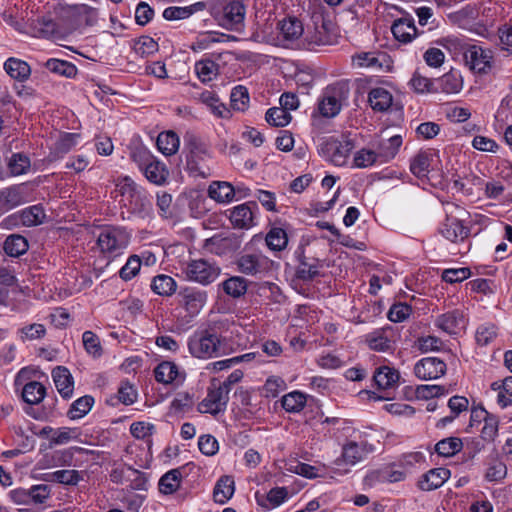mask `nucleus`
<instances>
[{
	"label": "nucleus",
	"instance_id": "f257e3e1",
	"mask_svg": "<svg viewBox=\"0 0 512 512\" xmlns=\"http://www.w3.org/2000/svg\"><path fill=\"white\" fill-rule=\"evenodd\" d=\"M186 166L190 174L195 177L207 178L212 175L209 162L212 152L208 143L194 133H186L184 137Z\"/></svg>",
	"mask_w": 512,
	"mask_h": 512
},
{
	"label": "nucleus",
	"instance_id": "f03ea898",
	"mask_svg": "<svg viewBox=\"0 0 512 512\" xmlns=\"http://www.w3.org/2000/svg\"><path fill=\"white\" fill-rule=\"evenodd\" d=\"M187 346L190 354L198 359L218 357L233 350L226 338H221L211 329L195 331L188 338Z\"/></svg>",
	"mask_w": 512,
	"mask_h": 512
},
{
	"label": "nucleus",
	"instance_id": "7ed1b4c3",
	"mask_svg": "<svg viewBox=\"0 0 512 512\" xmlns=\"http://www.w3.org/2000/svg\"><path fill=\"white\" fill-rule=\"evenodd\" d=\"M131 235L123 227L109 226L101 230L97 245L103 254L117 256L128 246Z\"/></svg>",
	"mask_w": 512,
	"mask_h": 512
},
{
	"label": "nucleus",
	"instance_id": "20e7f679",
	"mask_svg": "<svg viewBox=\"0 0 512 512\" xmlns=\"http://www.w3.org/2000/svg\"><path fill=\"white\" fill-rule=\"evenodd\" d=\"M348 89L341 84L328 86L318 104L320 114L327 118L335 117L339 114L342 102L347 98Z\"/></svg>",
	"mask_w": 512,
	"mask_h": 512
},
{
	"label": "nucleus",
	"instance_id": "39448f33",
	"mask_svg": "<svg viewBox=\"0 0 512 512\" xmlns=\"http://www.w3.org/2000/svg\"><path fill=\"white\" fill-rule=\"evenodd\" d=\"M373 451V446L366 441H350L347 442L343 448L341 457L337 458L334 461L335 470L341 471V466L343 464H348L350 466H354L357 463L363 461L367 458V456ZM349 470H342L343 473H347Z\"/></svg>",
	"mask_w": 512,
	"mask_h": 512
},
{
	"label": "nucleus",
	"instance_id": "423d86ee",
	"mask_svg": "<svg viewBox=\"0 0 512 512\" xmlns=\"http://www.w3.org/2000/svg\"><path fill=\"white\" fill-rule=\"evenodd\" d=\"M183 273L190 281L208 285L215 281L220 274V268L207 260H192L183 269Z\"/></svg>",
	"mask_w": 512,
	"mask_h": 512
},
{
	"label": "nucleus",
	"instance_id": "0eeeda50",
	"mask_svg": "<svg viewBox=\"0 0 512 512\" xmlns=\"http://www.w3.org/2000/svg\"><path fill=\"white\" fill-rule=\"evenodd\" d=\"M352 149L353 144L350 140L340 141L330 138L320 145L319 152L327 161L336 166H343L347 162Z\"/></svg>",
	"mask_w": 512,
	"mask_h": 512
},
{
	"label": "nucleus",
	"instance_id": "6e6552de",
	"mask_svg": "<svg viewBox=\"0 0 512 512\" xmlns=\"http://www.w3.org/2000/svg\"><path fill=\"white\" fill-rule=\"evenodd\" d=\"M229 401V394L226 386L212 383L208 388L206 397L198 404L197 410L200 413L218 414L225 411Z\"/></svg>",
	"mask_w": 512,
	"mask_h": 512
},
{
	"label": "nucleus",
	"instance_id": "1a4fd4ad",
	"mask_svg": "<svg viewBox=\"0 0 512 512\" xmlns=\"http://www.w3.org/2000/svg\"><path fill=\"white\" fill-rule=\"evenodd\" d=\"M119 203L121 207L125 208L129 214L128 216H125L124 212L122 211L121 217L123 220L130 219L131 215L144 219L149 217L152 212L151 200L142 188H140L126 200H119Z\"/></svg>",
	"mask_w": 512,
	"mask_h": 512
},
{
	"label": "nucleus",
	"instance_id": "9d476101",
	"mask_svg": "<svg viewBox=\"0 0 512 512\" xmlns=\"http://www.w3.org/2000/svg\"><path fill=\"white\" fill-rule=\"evenodd\" d=\"M246 8L239 0L228 2L218 17L219 24L228 30H238L243 26Z\"/></svg>",
	"mask_w": 512,
	"mask_h": 512
},
{
	"label": "nucleus",
	"instance_id": "9b49d317",
	"mask_svg": "<svg viewBox=\"0 0 512 512\" xmlns=\"http://www.w3.org/2000/svg\"><path fill=\"white\" fill-rule=\"evenodd\" d=\"M179 305L192 317L199 314L207 302L206 291L186 287L178 293Z\"/></svg>",
	"mask_w": 512,
	"mask_h": 512
},
{
	"label": "nucleus",
	"instance_id": "f8f14e48",
	"mask_svg": "<svg viewBox=\"0 0 512 512\" xmlns=\"http://www.w3.org/2000/svg\"><path fill=\"white\" fill-rule=\"evenodd\" d=\"M258 210L255 201H249L233 207L230 210L229 219L233 228L250 229L255 225V212Z\"/></svg>",
	"mask_w": 512,
	"mask_h": 512
},
{
	"label": "nucleus",
	"instance_id": "ddd939ff",
	"mask_svg": "<svg viewBox=\"0 0 512 512\" xmlns=\"http://www.w3.org/2000/svg\"><path fill=\"white\" fill-rule=\"evenodd\" d=\"M447 371L446 363L437 357H425L414 366V374L421 380H434L442 377Z\"/></svg>",
	"mask_w": 512,
	"mask_h": 512
},
{
	"label": "nucleus",
	"instance_id": "4468645a",
	"mask_svg": "<svg viewBox=\"0 0 512 512\" xmlns=\"http://www.w3.org/2000/svg\"><path fill=\"white\" fill-rule=\"evenodd\" d=\"M466 64L471 70L486 73L491 67V52L477 45L469 46L464 52Z\"/></svg>",
	"mask_w": 512,
	"mask_h": 512
},
{
	"label": "nucleus",
	"instance_id": "2eb2a0df",
	"mask_svg": "<svg viewBox=\"0 0 512 512\" xmlns=\"http://www.w3.org/2000/svg\"><path fill=\"white\" fill-rule=\"evenodd\" d=\"M394 332L391 327L376 329L365 335L367 346L377 352H387L393 348Z\"/></svg>",
	"mask_w": 512,
	"mask_h": 512
},
{
	"label": "nucleus",
	"instance_id": "dca6fc26",
	"mask_svg": "<svg viewBox=\"0 0 512 512\" xmlns=\"http://www.w3.org/2000/svg\"><path fill=\"white\" fill-rule=\"evenodd\" d=\"M269 263V259L262 254H244L238 258L236 264L241 273L253 276L266 271Z\"/></svg>",
	"mask_w": 512,
	"mask_h": 512
},
{
	"label": "nucleus",
	"instance_id": "f3484780",
	"mask_svg": "<svg viewBox=\"0 0 512 512\" xmlns=\"http://www.w3.org/2000/svg\"><path fill=\"white\" fill-rule=\"evenodd\" d=\"M435 324L448 334H459L465 329L466 319L463 312L456 309L438 316Z\"/></svg>",
	"mask_w": 512,
	"mask_h": 512
},
{
	"label": "nucleus",
	"instance_id": "a211bd4d",
	"mask_svg": "<svg viewBox=\"0 0 512 512\" xmlns=\"http://www.w3.org/2000/svg\"><path fill=\"white\" fill-rule=\"evenodd\" d=\"M352 63L359 68L381 71L383 66L388 63V56L385 52H360L352 56Z\"/></svg>",
	"mask_w": 512,
	"mask_h": 512
},
{
	"label": "nucleus",
	"instance_id": "6ab92c4d",
	"mask_svg": "<svg viewBox=\"0 0 512 512\" xmlns=\"http://www.w3.org/2000/svg\"><path fill=\"white\" fill-rule=\"evenodd\" d=\"M391 31L395 39L402 43H409L419 35L414 19L410 15L396 19L391 26Z\"/></svg>",
	"mask_w": 512,
	"mask_h": 512
},
{
	"label": "nucleus",
	"instance_id": "aec40b11",
	"mask_svg": "<svg viewBox=\"0 0 512 512\" xmlns=\"http://www.w3.org/2000/svg\"><path fill=\"white\" fill-rule=\"evenodd\" d=\"M25 202L21 185H12L0 190V214L14 209Z\"/></svg>",
	"mask_w": 512,
	"mask_h": 512
},
{
	"label": "nucleus",
	"instance_id": "412c9836",
	"mask_svg": "<svg viewBox=\"0 0 512 512\" xmlns=\"http://www.w3.org/2000/svg\"><path fill=\"white\" fill-rule=\"evenodd\" d=\"M443 237L457 243L464 241L469 235V228L456 217H447L440 230Z\"/></svg>",
	"mask_w": 512,
	"mask_h": 512
},
{
	"label": "nucleus",
	"instance_id": "4be33fe9",
	"mask_svg": "<svg viewBox=\"0 0 512 512\" xmlns=\"http://www.w3.org/2000/svg\"><path fill=\"white\" fill-rule=\"evenodd\" d=\"M195 99L204 104L210 112L218 118L227 119L231 115L230 110L220 101L214 91L204 90L199 93Z\"/></svg>",
	"mask_w": 512,
	"mask_h": 512
},
{
	"label": "nucleus",
	"instance_id": "5701e85b",
	"mask_svg": "<svg viewBox=\"0 0 512 512\" xmlns=\"http://www.w3.org/2000/svg\"><path fill=\"white\" fill-rule=\"evenodd\" d=\"M52 377L59 394L63 398H71L74 391V380L70 371L64 366H57L52 370Z\"/></svg>",
	"mask_w": 512,
	"mask_h": 512
},
{
	"label": "nucleus",
	"instance_id": "b1692460",
	"mask_svg": "<svg viewBox=\"0 0 512 512\" xmlns=\"http://www.w3.org/2000/svg\"><path fill=\"white\" fill-rule=\"evenodd\" d=\"M305 41L310 49L316 46L331 45L333 43V34L330 32L329 24L324 20L321 24H315L312 31H308Z\"/></svg>",
	"mask_w": 512,
	"mask_h": 512
},
{
	"label": "nucleus",
	"instance_id": "393cba45",
	"mask_svg": "<svg viewBox=\"0 0 512 512\" xmlns=\"http://www.w3.org/2000/svg\"><path fill=\"white\" fill-rule=\"evenodd\" d=\"M433 157L434 154L430 150L419 151L410 160L411 173L418 179L426 178L431 170Z\"/></svg>",
	"mask_w": 512,
	"mask_h": 512
},
{
	"label": "nucleus",
	"instance_id": "a878e982",
	"mask_svg": "<svg viewBox=\"0 0 512 512\" xmlns=\"http://www.w3.org/2000/svg\"><path fill=\"white\" fill-rule=\"evenodd\" d=\"M450 470L447 468H434L422 476L419 487L423 491H431L441 487L450 477Z\"/></svg>",
	"mask_w": 512,
	"mask_h": 512
},
{
	"label": "nucleus",
	"instance_id": "bb28decb",
	"mask_svg": "<svg viewBox=\"0 0 512 512\" xmlns=\"http://www.w3.org/2000/svg\"><path fill=\"white\" fill-rule=\"evenodd\" d=\"M402 145V137L394 135L386 140H381L376 146V154L379 163H387L394 159Z\"/></svg>",
	"mask_w": 512,
	"mask_h": 512
},
{
	"label": "nucleus",
	"instance_id": "cd10ccee",
	"mask_svg": "<svg viewBox=\"0 0 512 512\" xmlns=\"http://www.w3.org/2000/svg\"><path fill=\"white\" fill-rule=\"evenodd\" d=\"M399 379V371L389 366H380L375 369L373 374L377 388L383 390L397 386Z\"/></svg>",
	"mask_w": 512,
	"mask_h": 512
},
{
	"label": "nucleus",
	"instance_id": "c85d7f7f",
	"mask_svg": "<svg viewBox=\"0 0 512 512\" xmlns=\"http://www.w3.org/2000/svg\"><path fill=\"white\" fill-rule=\"evenodd\" d=\"M304 33V28L300 20L295 17L283 19L279 23V38L284 42H294Z\"/></svg>",
	"mask_w": 512,
	"mask_h": 512
},
{
	"label": "nucleus",
	"instance_id": "c756f323",
	"mask_svg": "<svg viewBox=\"0 0 512 512\" xmlns=\"http://www.w3.org/2000/svg\"><path fill=\"white\" fill-rule=\"evenodd\" d=\"M5 72L14 80L26 81L31 75L29 64L21 59L10 57L4 62Z\"/></svg>",
	"mask_w": 512,
	"mask_h": 512
},
{
	"label": "nucleus",
	"instance_id": "7c9ffc66",
	"mask_svg": "<svg viewBox=\"0 0 512 512\" xmlns=\"http://www.w3.org/2000/svg\"><path fill=\"white\" fill-rule=\"evenodd\" d=\"M368 102L373 110L384 112L391 107L393 97L387 89L377 87L369 92Z\"/></svg>",
	"mask_w": 512,
	"mask_h": 512
},
{
	"label": "nucleus",
	"instance_id": "2f4dec72",
	"mask_svg": "<svg viewBox=\"0 0 512 512\" xmlns=\"http://www.w3.org/2000/svg\"><path fill=\"white\" fill-rule=\"evenodd\" d=\"M142 172L148 181L156 185L164 184L169 176L166 165L156 157Z\"/></svg>",
	"mask_w": 512,
	"mask_h": 512
},
{
	"label": "nucleus",
	"instance_id": "473e14b6",
	"mask_svg": "<svg viewBox=\"0 0 512 512\" xmlns=\"http://www.w3.org/2000/svg\"><path fill=\"white\" fill-rule=\"evenodd\" d=\"M299 258V265L296 269V277L303 281L312 280L319 274V268L321 267L318 260L312 259L309 261L302 255V252L297 251Z\"/></svg>",
	"mask_w": 512,
	"mask_h": 512
},
{
	"label": "nucleus",
	"instance_id": "72a5a7b5",
	"mask_svg": "<svg viewBox=\"0 0 512 512\" xmlns=\"http://www.w3.org/2000/svg\"><path fill=\"white\" fill-rule=\"evenodd\" d=\"M208 195L217 202H230L235 195L234 187L225 181H215L209 185Z\"/></svg>",
	"mask_w": 512,
	"mask_h": 512
},
{
	"label": "nucleus",
	"instance_id": "f704fd0d",
	"mask_svg": "<svg viewBox=\"0 0 512 512\" xmlns=\"http://www.w3.org/2000/svg\"><path fill=\"white\" fill-rule=\"evenodd\" d=\"M235 483L231 476H222L213 491L215 502L225 504L234 494Z\"/></svg>",
	"mask_w": 512,
	"mask_h": 512
},
{
	"label": "nucleus",
	"instance_id": "c9c22d12",
	"mask_svg": "<svg viewBox=\"0 0 512 512\" xmlns=\"http://www.w3.org/2000/svg\"><path fill=\"white\" fill-rule=\"evenodd\" d=\"M491 389L497 392V403L501 408L512 404V376L493 382Z\"/></svg>",
	"mask_w": 512,
	"mask_h": 512
},
{
	"label": "nucleus",
	"instance_id": "e433bc0d",
	"mask_svg": "<svg viewBox=\"0 0 512 512\" xmlns=\"http://www.w3.org/2000/svg\"><path fill=\"white\" fill-rule=\"evenodd\" d=\"M156 144L162 154L171 156L178 151L180 140L175 132L166 131L158 135Z\"/></svg>",
	"mask_w": 512,
	"mask_h": 512
},
{
	"label": "nucleus",
	"instance_id": "4c0bfd02",
	"mask_svg": "<svg viewBox=\"0 0 512 512\" xmlns=\"http://www.w3.org/2000/svg\"><path fill=\"white\" fill-rule=\"evenodd\" d=\"M67 13L87 25H94L98 18L97 9L86 4H75L67 7Z\"/></svg>",
	"mask_w": 512,
	"mask_h": 512
},
{
	"label": "nucleus",
	"instance_id": "58836bf2",
	"mask_svg": "<svg viewBox=\"0 0 512 512\" xmlns=\"http://www.w3.org/2000/svg\"><path fill=\"white\" fill-rule=\"evenodd\" d=\"M28 248L29 244L27 239L19 234L9 235L3 246L5 253L11 257H19L25 254Z\"/></svg>",
	"mask_w": 512,
	"mask_h": 512
},
{
	"label": "nucleus",
	"instance_id": "ea45409f",
	"mask_svg": "<svg viewBox=\"0 0 512 512\" xmlns=\"http://www.w3.org/2000/svg\"><path fill=\"white\" fill-rule=\"evenodd\" d=\"M182 480L180 469H172L165 473L159 480V491L165 495H170L178 490Z\"/></svg>",
	"mask_w": 512,
	"mask_h": 512
},
{
	"label": "nucleus",
	"instance_id": "a19ab883",
	"mask_svg": "<svg viewBox=\"0 0 512 512\" xmlns=\"http://www.w3.org/2000/svg\"><path fill=\"white\" fill-rule=\"evenodd\" d=\"M151 289L160 296H171L176 292L177 283L171 276L160 274L152 279Z\"/></svg>",
	"mask_w": 512,
	"mask_h": 512
},
{
	"label": "nucleus",
	"instance_id": "79ce46f5",
	"mask_svg": "<svg viewBox=\"0 0 512 512\" xmlns=\"http://www.w3.org/2000/svg\"><path fill=\"white\" fill-rule=\"evenodd\" d=\"M19 218L24 226L33 227L42 224L46 214L44 208L38 204L23 209L19 214Z\"/></svg>",
	"mask_w": 512,
	"mask_h": 512
},
{
	"label": "nucleus",
	"instance_id": "37998d69",
	"mask_svg": "<svg viewBox=\"0 0 512 512\" xmlns=\"http://www.w3.org/2000/svg\"><path fill=\"white\" fill-rule=\"evenodd\" d=\"M46 395L45 386L38 381L26 383L22 390L23 400L31 405L39 404Z\"/></svg>",
	"mask_w": 512,
	"mask_h": 512
},
{
	"label": "nucleus",
	"instance_id": "c03bdc74",
	"mask_svg": "<svg viewBox=\"0 0 512 512\" xmlns=\"http://www.w3.org/2000/svg\"><path fill=\"white\" fill-rule=\"evenodd\" d=\"M44 66L50 72L66 78H74L78 72L77 67L73 63L55 58L48 59Z\"/></svg>",
	"mask_w": 512,
	"mask_h": 512
},
{
	"label": "nucleus",
	"instance_id": "a18cd8bd",
	"mask_svg": "<svg viewBox=\"0 0 512 512\" xmlns=\"http://www.w3.org/2000/svg\"><path fill=\"white\" fill-rule=\"evenodd\" d=\"M307 402L306 394L300 391H292L281 399L282 407L289 413H298L303 410Z\"/></svg>",
	"mask_w": 512,
	"mask_h": 512
},
{
	"label": "nucleus",
	"instance_id": "49530a36",
	"mask_svg": "<svg viewBox=\"0 0 512 512\" xmlns=\"http://www.w3.org/2000/svg\"><path fill=\"white\" fill-rule=\"evenodd\" d=\"M223 291L232 298H240L247 291V280L240 276H231L221 283Z\"/></svg>",
	"mask_w": 512,
	"mask_h": 512
},
{
	"label": "nucleus",
	"instance_id": "de8ad7c7",
	"mask_svg": "<svg viewBox=\"0 0 512 512\" xmlns=\"http://www.w3.org/2000/svg\"><path fill=\"white\" fill-rule=\"evenodd\" d=\"M437 82L441 91L447 94L458 93L463 86L460 74L452 71L444 74Z\"/></svg>",
	"mask_w": 512,
	"mask_h": 512
},
{
	"label": "nucleus",
	"instance_id": "09e8293b",
	"mask_svg": "<svg viewBox=\"0 0 512 512\" xmlns=\"http://www.w3.org/2000/svg\"><path fill=\"white\" fill-rule=\"evenodd\" d=\"M154 375L159 383L170 384L178 376V367L173 362L164 361L156 366Z\"/></svg>",
	"mask_w": 512,
	"mask_h": 512
},
{
	"label": "nucleus",
	"instance_id": "8fccbe9b",
	"mask_svg": "<svg viewBox=\"0 0 512 512\" xmlns=\"http://www.w3.org/2000/svg\"><path fill=\"white\" fill-rule=\"evenodd\" d=\"M463 440L458 437H448L440 440L435 445V451L444 457L454 456L456 453L462 450Z\"/></svg>",
	"mask_w": 512,
	"mask_h": 512
},
{
	"label": "nucleus",
	"instance_id": "3c124183",
	"mask_svg": "<svg viewBox=\"0 0 512 512\" xmlns=\"http://www.w3.org/2000/svg\"><path fill=\"white\" fill-rule=\"evenodd\" d=\"M265 241L270 250L282 251L288 244L287 233L282 228L274 227L267 233Z\"/></svg>",
	"mask_w": 512,
	"mask_h": 512
},
{
	"label": "nucleus",
	"instance_id": "603ef678",
	"mask_svg": "<svg viewBox=\"0 0 512 512\" xmlns=\"http://www.w3.org/2000/svg\"><path fill=\"white\" fill-rule=\"evenodd\" d=\"M219 66L212 60H201L195 64L198 78L203 82H209L218 75Z\"/></svg>",
	"mask_w": 512,
	"mask_h": 512
},
{
	"label": "nucleus",
	"instance_id": "864d4df0",
	"mask_svg": "<svg viewBox=\"0 0 512 512\" xmlns=\"http://www.w3.org/2000/svg\"><path fill=\"white\" fill-rule=\"evenodd\" d=\"M94 398L90 395H85L75 400L68 411L70 419H79L84 417L92 408Z\"/></svg>",
	"mask_w": 512,
	"mask_h": 512
},
{
	"label": "nucleus",
	"instance_id": "5fc2aeb1",
	"mask_svg": "<svg viewBox=\"0 0 512 512\" xmlns=\"http://www.w3.org/2000/svg\"><path fill=\"white\" fill-rule=\"evenodd\" d=\"M8 170L11 175L19 176L30 169V159L23 153H14L8 161Z\"/></svg>",
	"mask_w": 512,
	"mask_h": 512
},
{
	"label": "nucleus",
	"instance_id": "6e6d98bb",
	"mask_svg": "<svg viewBox=\"0 0 512 512\" xmlns=\"http://www.w3.org/2000/svg\"><path fill=\"white\" fill-rule=\"evenodd\" d=\"M265 118L272 126L284 127L290 123L292 116L282 107H272L267 110Z\"/></svg>",
	"mask_w": 512,
	"mask_h": 512
},
{
	"label": "nucleus",
	"instance_id": "4d7b16f0",
	"mask_svg": "<svg viewBox=\"0 0 512 512\" xmlns=\"http://www.w3.org/2000/svg\"><path fill=\"white\" fill-rule=\"evenodd\" d=\"M46 335V328L43 324L33 323L18 330L19 339L23 342L42 339Z\"/></svg>",
	"mask_w": 512,
	"mask_h": 512
},
{
	"label": "nucleus",
	"instance_id": "13d9d810",
	"mask_svg": "<svg viewBox=\"0 0 512 512\" xmlns=\"http://www.w3.org/2000/svg\"><path fill=\"white\" fill-rule=\"evenodd\" d=\"M486 441L480 437H469L463 441L464 457L466 460H473L479 453H481L486 446Z\"/></svg>",
	"mask_w": 512,
	"mask_h": 512
},
{
	"label": "nucleus",
	"instance_id": "bf43d9fd",
	"mask_svg": "<svg viewBox=\"0 0 512 512\" xmlns=\"http://www.w3.org/2000/svg\"><path fill=\"white\" fill-rule=\"evenodd\" d=\"M140 188L129 176L119 177L115 181V192L121 196L120 200H126Z\"/></svg>",
	"mask_w": 512,
	"mask_h": 512
},
{
	"label": "nucleus",
	"instance_id": "052dcab7",
	"mask_svg": "<svg viewBox=\"0 0 512 512\" xmlns=\"http://www.w3.org/2000/svg\"><path fill=\"white\" fill-rule=\"evenodd\" d=\"M353 163L356 168H368L379 163V158L375 150L362 148L355 153Z\"/></svg>",
	"mask_w": 512,
	"mask_h": 512
},
{
	"label": "nucleus",
	"instance_id": "680f3d73",
	"mask_svg": "<svg viewBox=\"0 0 512 512\" xmlns=\"http://www.w3.org/2000/svg\"><path fill=\"white\" fill-rule=\"evenodd\" d=\"M50 480L65 485H77L82 480V474L77 470H57L50 474Z\"/></svg>",
	"mask_w": 512,
	"mask_h": 512
},
{
	"label": "nucleus",
	"instance_id": "e2e57ef3",
	"mask_svg": "<svg viewBox=\"0 0 512 512\" xmlns=\"http://www.w3.org/2000/svg\"><path fill=\"white\" fill-rule=\"evenodd\" d=\"M37 30L44 38H59L62 35L58 24L50 17H43L39 20Z\"/></svg>",
	"mask_w": 512,
	"mask_h": 512
},
{
	"label": "nucleus",
	"instance_id": "0e129e2a",
	"mask_svg": "<svg viewBox=\"0 0 512 512\" xmlns=\"http://www.w3.org/2000/svg\"><path fill=\"white\" fill-rule=\"evenodd\" d=\"M83 345L86 352L98 358L102 355L103 350L99 340V337L92 331H85L82 335Z\"/></svg>",
	"mask_w": 512,
	"mask_h": 512
},
{
	"label": "nucleus",
	"instance_id": "69168bd1",
	"mask_svg": "<svg viewBox=\"0 0 512 512\" xmlns=\"http://www.w3.org/2000/svg\"><path fill=\"white\" fill-rule=\"evenodd\" d=\"M286 389V383L280 376H270L267 378L262 392L267 398H275L278 394Z\"/></svg>",
	"mask_w": 512,
	"mask_h": 512
},
{
	"label": "nucleus",
	"instance_id": "338daca9",
	"mask_svg": "<svg viewBox=\"0 0 512 512\" xmlns=\"http://www.w3.org/2000/svg\"><path fill=\"white\" fill-rule=\"evenodd\" d=\"M230 99L234 110L244 111L249 103L248 90L244 86H236L231 92Z\"/></svg>",
	"mask_w": 512,
	"mask_h": 512
},
{
	"label": "nucleus",
	"instance_id": "774afa93",
	"mask_svg": "<svg viewBox=\"0 0 512 512\" xmlns=\"http://www.w3.org/2000/svg\"><path fill=\"white\" fill-rule=\"evenodd\" d=\"M141 268V260L137 255H132L128 258L125 265L120 269L119 276L125 280H131L135 277Z\"/></svg>",
	"mask_w": 512,
	"mask_h": 512
}]
</instances>
